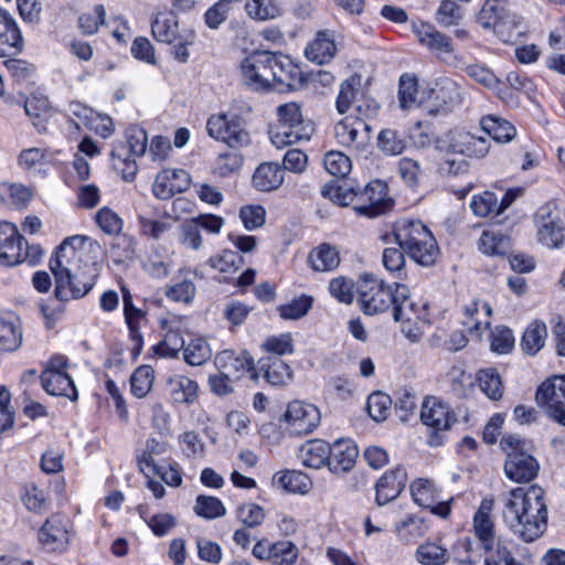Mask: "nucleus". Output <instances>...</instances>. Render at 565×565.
<instances>
[{"label":"nucleus","instance_id":"63","mask_svg":"<svg viewBox=\"0 0 565 565\" xmlns=\"http://www.w3.org/2000/svg\"><path fill=\"white\" fill-rule=\"evenodd\" d=\"M298 558V547L290 541L273 544L271 565H294Z\"/></svg>","mask_w":565,"mask_h":565},{"label":"nucleus","instance_id":"32","mask_svg":"<svg viewBox=\"0 0 565 565\" xmlns=\"http://www.w3.org/2000/svg\"><path fill=\"white\" fill-rule=\"evenodd\" d=\"M43 388L51 395L64 396L71 401L77 399V391L67 373L43 371L41 375Z\"/></svg>","mask_w":565,"mask_h":565},{"label":"nucleus","instance_id":"33","mask_svg":"<svg viewBox=\"0 0 565 565\" xmlns=\"http://www.w3.org/2000/svg\"><path fill=\"white\" fill-rule=\"evenodd\" d=\"M284 169L274 162L262 163L252 178L253 186L263 192L278 189L284 182Z\"/></svg>","mask_w":565,"mask_h":565},{"label":"nucleus","instance_id":"42","mask_svg":"<svg viewBox=\"0 0 565 565\" xmlns=\"http://www.w3.org/2000/svg\"><path fill=\"white\" fill-rule=\"evenodd\" d=\"M335 51L334 41L326 32H318L316 39L306 47L305 54L308 60L323 64L334 56Z\"/></svg>","mask_w":565,"mask_h":565},{"label":"nucleus","instance_id":"3","mask_svg":"<svg viewBox=\"0 0 565 565\" xmlns=\"http://www.w3.org/2000/svg\"><path fill=\"white\" fill-rule=\"evenodd\" d=\"M278 124L270 130L271 143L280 149L297 142L308 141L315 131L310 119H305L301 106L291 102L277 107Z\"/></svg>","mask_w":565,"mask_h":565},{"label":"nucleus","instance_id":"43","mask_svg":"<svg viewBox=\"0 0 565 565\" xmlns=\"http://www.w3.org/2000/svg\"><path fill=\"white\" fill-rule=\"evenodd\" d=\"M493 31L504 43L514 42L525 33L521 17L510 11L504 13Z\"/></svg>","mask_w":565,"mask_h":565},{"label":"nucleus","instance_id":"54","mask_svg":"<svg viewBox=\"0 0 565 565\" xmlns=\"http://www.w3.org/2000/svg\"><path fill=\"white\" fill-rule=\"evenodd\" d=\"M245 9L250 18L259 21L275 19L280 14L276 0H247Z\"/></svg>","mask_w":565,"mask_h":565},{"label":"nucleus","instance_id":"55","mask_svg":"<svg viewBox=\"0 0 565 565\" xmlns=\"http://www.w3.org/2000/svg\"><path fill=\"white\" fill-rule=\"evenodd\" d=\"M313 299L302 295L286 305L277 307L279 317L284 320H298L305 317L312 307Z\"/></svg>","mask_w":565,"mask_h":565},{"label":"nucleus","instance_id":"5","mask_svg":"<svg viewBox=\"0 0 565 565\" xmlns=\"http://www.w3.org/2000/svg\"><path fill=\"white\" fill-rule=\"evenodd\" d=\"M502 450L507 454L505 476L514 482H530L539 472L540 465L531 454V444L515 435L502 437Z\"/></svg>","mask_w":565,"mask_h":565},{"label":"nucleus","instance_id":"15","mask_svg":"<svg viewBox=\"0 0 565 565\" xmlns=\"http://www.w3.org/2000/svg\"><path fill=\"white\" fill-rule=\"evenodd\" d=\"M287 429L292 435H307L313 431L320 423V412L313 405L301 401L288 404L285 413Z\"/></svg>","mask_w":565,"mask_h":565},{"label":"nucleus","instance_id":"35","mask_svg":"<svg viewBox=\"0 0 565 565\" xmlns=\"http://www.w3.org/2000/svg\"><path fill=\"white\" fill-rule=\"evenodd\" d=\"M308 264L315 271H330L339 266L340 254L334 246L323 243L309 253Z\"/></svg>","mask_w":565,"mask_h":565},{"label":"nucleus","instance_id":"26","mask_svg":"<svg viewBox=\"0 0 565 565\" xmlns=\"http://www.w3.org/2000/svg\"><path fill=\"white\" fill-rule=\"evenodd\" d=\"M448 151L467 157L482 158L489 151V142L483 137H477L466 131H456L450 136Z\"/></svg>","mask_w":565,"mask_h":565},{"label":"nucleus","instance_id":"51","mask_svg":"<svg viewBox=\"0 0 565 565\" xmlns=\"http://www.w3.org/2000/svg\"><path fill=\"white\" fill-rule=\"evenodd\" d=\"M398 98L399 105L404 109L412 108L423 103V100L418 97V85L414 75L403 74L401 76Z\"/></svg>","mask_w":565,"mask_h":565},{"label":"nucleus","instance_id":"28","mask_svg":"<svg viewBox=\"0 0 565 565\" xmlns=\"http://www.w3.org/2000/svg\"><path fill=\"white\" fill-rule=\"evenodd\" d=\"M271 84L278 83L289 89L302 85L305 76L302 71L286 56L274 54Z\"/></svg>","mask_w":565,"mask_h":565},{"label":"nucleus","instance_id":"50","mask_svg":"<svg viewBox=\"0 0 565 565\" xmlns=\"http://www.w3.org/2000/svg\"><path fill=\"white\" fill-rule=\"evenodd\" d=\"M479 248L487 255H504L510 249V239L503 234L484 231L479 238Z\"/></svg>","mask_w":565,"mask_h":565},{"label":"nucleus","instance_id":"7","mask_svg":"<svg viewBox=\"0 0 565 565\" xmlns=\"http://www.w3.org/2000/svg\"><path fill=\"white\" fill-rule=\"evenodd\" d=\"M41 256L40 247L29 246L13 224L0 223V260L3 264L14 266L26 260L35 265Z\"/></svg>","mask_w":565,"mask_h":565},{"label":"nucleus","instance_id":"53","mask_svg":"<svg viewBox=\"0 0 565 565\" xmlns=\"http://www.w3.org/2000/svg\"><path fill=\"white\" fill-rule=\"evenodd\" d=\"M154 380L153 369L149 365H141L130 376L131 393L138 397H145L151 390Z\"/></svg>","mask_w":565,"mask_h":565},{"label":"nucleus","instance_id":"8","mask_svg":"<svg viewBox=\"0 0 565 565\" xmlns=\"http://www.w3.org/2000/svg\"><path fill=\"white\" fill-rule=\"evenodd\" d=\"M537 239L550 248H561L565 244V211L554 204H546L535 214Z\"/></svg>","mask_w":565,"mask_h":565},{"label":"nucleus","instance_id":"10","mask_svg":"<svg viewBox=\"0 0 565 565\" xmlns=\"http://www.w3.org/2000/svg\"><path fill=\"white\" fill-rule=\"evenodd\" d=\"M274 53L258 51L249 54L241 63L242 81L254 90L271 87Z\"/></svg>","mask_w":565,"mask_h":565},{"label":"nucleus","instance_id":"9","mask_svg":"<svg viewBox=\"0 0 565 565\" xmlns=\"http://www.w3.org/2000/svg\"><path fill=\"white\" fill-rule=\"evenodd\" d=\"M535 401L548 418L565 426V375L544 381L536 390Z\"/></svg>","mask_w":565,"mask_h":565},{"label":"nucleus","instance_id":"62","mask_svg":"<svg viewBox=\"0 0 565 565\" xmlns=\"http://www.w3.org/2000/svg\"><path fill=\"white\" fill-rule=\"evenodd\" d=\"M196 292L195 285L190 279L183 278L167 287L164 295L172 301L189 303Z\"/></svg>","mask_w":565,"mask_h":565},{"label":"nucleus","instance_id":"44","mask_svg":"<svg viewBox=\"0 0 565 565\" xmlns=\"http://www.w3.org/2000/svg\"><path fill=\"white\" fill-rule=\"evenodd\" d=\"M22 107L33 120L34 127L39 130L44 129V120L51 116V105L47 97L33 95L31 98L23 100Z\"/></svg>","mask_w":565,"mask_h":565},{"label":"nucleus","instance_id":"37","mask_svg":"<svg viewBox=\"0 0 565 565\" xmlns=\"http://www.w3.org/2000/svg\"><path fill=\"white\" fill-rule=\"evenodd\" d=\"M171 399L177 404H192L198 398L199 385L195 381L175 375L168 380Z\"/></svg>","mask_w":565,"mask_h":565},{"label":"nucleus","instance_id":"20","mask_svg":"<svg viewBox=\"0 0 565 565\" xmlns=\"http://www.w3.org/2000/svg\"><path fill=\"white\" fill-rule=\"evenodd\" d=\"M190 185V175L183 169H166L154 179L152 193L159 200H169L175 193L185 191Z\"/></svg>","mask_w":565,"mask_h":565},{"label":"nucleus","instance_id":"4","mask_svg":"<svg viewBox=\"0 0 565 565\" xmlns=\"http://www.w3.org/2000/svg\"><path fill=\"white\" fill-rule=\"evenodd\" d=\"M100 246L97 242L83 236L74 235L65 238L57 247L55 255L50 259V269L53 275H71L82 273L90 263L83 259L86 253H97ZM66 278L63 276L61 279Z\"/></svg>","mask_w":565,"mask_h":565},{"label":"nucleus","instance_id":"17","mask_svg":"<svg viewBox=\"0 0 565 565\" xmlns=\"http://www.w3.org/2000/svg\"><path fill=\"white\" fill-rule=\"evenodd\" d=\"M214 363L218 371L225 372L235 381L239 380L245 373H249L253 380L259 376L254 360L247 351L224 350L216 354Z\"/></svg>","mask_w":565,"mask_h":565},{"label":"nucleus","instance_id":"61","mask_svg":"<svg viewBox=\"0 0 565 565\" xmlns=\"http://www.w3.org/2000/svg\"><path fill=\"white\" fill-rule=\"evenodd\" d=\"M260 348L275 355H285L294 353V339L290 333H280L278 335H270L265 339Z\"/></svg>","mask_w":565,"mask_h":565},{"label":"nucleus","instance_id":"29","mask_svg":"<svg viewBox=\"0 0 565 565\" xmlns=\"http://www.w3.org/2000/svg\"><path fill=\"white\" fill-rule=\"evenodd\" d=\"M393 318L395 321L419 320L422 309L411 297L406 285L395 282V294L392 299Z\"/></svg>","mask_w":565,"mask_h":565},{"label":"nucleus","instance_id":"1","mask_svg":"<svg viewBox=\"0 0 565 565\" xmlns=\"http://www.w3.org/2000/svg\"><path fill=\"white\" fill-rule=\"evenodd\" d=\"M504 524L524 542L539 539L547 526L544 490L539 486L518 487L502 498Z\"/></svg>","mask_w":565,"mask_h":565},{"label":"nucleus","instance_id":"46","mask_svg":"<svg viewBox=\"0 0 565 565\" xmlns=\"http://www.w3.org/2000/svg\"><path fill=\"white\" fill-rule=\"evenodd\" d=\"M480 390L491 401H499L503 395V384L495 369L480 370L477 375Z\"/></svg>","mask_w":565,"mask_h":565},{"label":"nucleus","instance_id":"40","mask_svg":"<svg viewBox=\"0 0 565 565\" xmlns=\"http://www.w3.org/2000/svg\"><path fill=\"white\" fill-rule=\"evenodd\" d=\"M163 327L167 331L163 340L157 345L156 352L162 356L175 358L185 347L180 323L168 321Z\"/></svg>","mask_w":565,"mask_h":565},{"label":"nucleus","instance_id":"2","mask_svg":"<svg viewBox=\"0 0 565 565\" xmlns=\"http://www.w3.org/2000/svg\"><path fill=\"white\" fill-rule=\"evenodd\" d=\"M394 237L415 263L424 267L435 264L439 248L430 231L420 221L399 220L394 227Z\"/></svg>","mask_w":565,"mask_h":565},{"label":"nucleus","instance_id":"22","mask_svg":"<svg viewBox=\"0 0 565 565\" xmlns=\"http://www.w3.org/2000/svg\"><path fill=\"white\" fill-rule=\"evenodd\" d=\"M22 46L23 38L15 20L0 7V57L17 55Z\"/></svg>","mask_w":565,"mask_h":565},{"label":"nucleus","instance_id":"48","mask_svg":"<svg viewBox=\"0 0 565 565\" xmlns=\"http://www.w3.org/2000/svg\"><path fill=\"white\" fill-rule=\"evenodd\" d=\"M212 356V350L203 338H194L183 349L184 361L192 366L203 365Z\"/></svg>","mask_w":565,"mask_h":565},{"label":"nucleus","instance_id":"34","mask_svg":"<svg viewBox=\"0 0 565 565\" xmlns=\"http://www.w3.org/2000/svg\"><path fill=\"white\" fill-rule=\"evenodd\" d=\"M23 342L21 321L14 315L0 318V350L17 351Z\"/></svg>","mask_w":565,"mask_h":565},{"label":"nucleus","instance_id":"23","mask_svg":"<svg viewBox=\"0 0 565 565\" xmlns=\"http://www.w3.org/2000/svg\"><path fill=\"white\" fill-rule=\"evenodd\" d=\"M54 154L47 148L32 147L23 149L18 156V166L32 177H44Z\"/></svg>","mask_w":565,"mask_h":565},{"label":"nucleus","instance_id":"27","mask_svg":"<svg viewBox=\"0 0 565 565\" xmlns=\"http://www.w3.org/2000/svg\"><path fill=\"white\" fill-rule=\"evenodd\" d=\"M359 456L358 447L350 439H339L330 445L329 469L333 473L350 471Z\"/></svg>","mask_w":565,"mask_h":565},{"label":"nucleus","instance_id":"24","mask_svg":"<svg viewBox=\"0 0 565 565\" xmlns=\"http://www.w3.org/2000/svg\"><path fill=\"white\" fill-rule=\"evenodd\" d=\"M493 505V499H483L473 518L475 534L486 552L492 551L494 544V524L490 518Z\"/></svg>","mask_w":565,"mask_h":565},{"label":"nucleus","instance_id":"16","mask_svg":"<svg viewBox=\"0 0 565 565\" xmlns=\"http://www.w3.org/2000/svg\"><path fill=\"white\" fill-rule=\"evenodd\" d=\"M387 199L386 185L381 181L370 182L363 191L355 194L354 210L369 217L383 214L391 206Z\"/></svg>","mask_w":565,"mask_h":565},{"label":"nucleus","instance_id":"13","mask_svg":"<svg viewBox=\"0 0 565 565\" xmlns=\"http://www.w3.org/2000/svg\"><path fill=\"white\" fill-rule=\"evenodd\" d=\"M207 134L227 143L231 148H239L250 142L248 131L237 117H228L225 114L214 115L206 122Z\"/></svg>","mask_w":565,"mask_h":565},{"label":"nucleus","instance_id":"21","mask_svg":"<svg viewBox=\"0 0 565 565\" xmlns=\"http://www.w3.org/2000/svg\"><path fill=\"white\" fill-rule=\"evenodd\" d=\"M407 482V472L403 466L385 472L375 484V501L385 505L394 501L404 490Z\"/></svg>","mask_w":565,"mask_h":565},{"label":"nucleus","instance_id":"18","mask_svg":"<svg viewBox=\"0 0 565 565\" xmlns=\"http://www.w3.org/2000/svg\"><path fill=\"white\" fill-rule=\"evenodd\" d=\"M68 532V518L62 514H53L40 529L39 540L50 551H63L70 542Z\"/></svg>","mask_w":565,"mask_h":565},{"label":"nucleus","instance_id":"36","mask_svg":"<svg viewBox=\"0 0 565 565\" xmlns=\"http://www.w3.org/2000/svg\"><path fill=\"white\" fill-rule=\"evenodd\" d=\"M273 483L292 493H308L312 487L310 478L299 470H284L274 475Z\"/></svg>","mask_w":565,"mask_h":565},{"label":"nucleus","instance_id":"45","mask_svg":"<svg viewBox=\"0 0 565 565\" xmlns=\"http://www.w3.org/2000/svg\"><path fill=\"white\" fill-rule=\"evenodd\" d=\"M409 490L414 502L422 508L430 507L439 498V489L429 479H416Z\"/></svg>","mask_w":565,"mask_h":565},{"label":"nucleus","instance_id":"64","mask_svg":"<svg viewBox=\"0 0 565 565\" xmlns=\"http://www.w3.org/2000/svg\"><path fill=\"white\" fill-rule=\"evenodd\" d=\"M96 223L99 228L108 235H119L124 222L121 217L109 207H102L96 213Z\"/></svg>","mask_w":565,"mask_h":565},{"label":"nucleus","instance_id":"30","mask_svg":"<svg viewBox=\"0 0 565 565\" xmlns=\"http://www.w3.org/2000/svg\"><path fill=\"white\" fill-rule=\"evenodd\" d=\"M298 458L308 468L329 467L330 444L321 439L308 440L299 447Z\"/></svg>","mask_w":565,"mask_h":565},{"label":"nucleus","instance_id":"47","mask_svg":"<svg viewBox=\"0 0 565 565\" xmlns=\"http://www.w3.org/2000/svg\"><path fill=\"white\" fill-rule=\"evenodd\" d=\"M431 97L439 102V106L456 105L462 100V89L454 81L444 78L430 90Z\"/></svg>","mask_w":565,"mask_h":565},{"label":"nucleus","instance_id":"52","mask_svg":"<svg viewBox=\"0 0 565 565\" xmlns=\"http://www.w3.org/2000/svg\"><path fill=\"white\" fill-rule=\"evenodd\" d=\"M396 532L401 540L405 542H413L423 537L428 526L422 518L409 515L396 524Z\"/></svg>","mask_w":565,"mask_h":565},{"label":"nucleus","instance_id":"11","mask_svg":"<svg viewBox=\"0 0 565 565\" xmlns=\"http://www.w3.org/2000/svg\"><path fill=\"white\" fill-rule=\"evenodd\" d=\"M98 275L99 265L96 260L90 262V265L82 273L66 275L64 279L60 280L64 275H54L55 297L60 301H68L86 296L94 287Z\"/></svg>","mask_w":565,"mask_h":565},{"label":"nucleus","instance_id":"6","mask_svg":"<svg viewBox=\"0 0 565 565\" xmlns=\"http://www.w3.org/2000/svg\"><path fill=\"white\" fill-rule=\"evenodd\" d=\"M128 148L124 143H117L111 150L114 169L121 174L125 181H132L137 173V163L132 157H141L147 150L148 135L139 126H130L126 130Z\"/></svg>","mask_w":565,"mask_h":565},{"label":"nucleus","instance_id":"31","mask_svg":"<svg viewBox=\"0 0 565 565\" xmlns=\"http://www.w3.org/2000/svg\"><path fill=\"white\" fill-rule=\"evenodd\" d=\"M258 370L270 385L281 386L291 381L290 366L278 356L262 358L258 361Z\"/></svg>","mask_w":565,"mask_h":565},{"label":"nucleus","instance_id":"58","mask_svg":"<svg viewBox=\"0 0 565 565\" xmlns=\"http://www.w3.org/2000/svg\"><path fill=\"white\" fill-rule=\"evenodd\" d=\"M416 557L423 565H443L448 559V553L436 543H425L418 546Z\"/></svg>","mask_w":565,"mask_h":565},{"label":"nucleus","instance_id":"56","mask_svg":"<svg viewBox=\"0 0 565 565\" xmlns=\"http://www.w3.org/2000/svg\"><path fill=\"white\" fill-rule=\"evenodd\" d=\"M366 406L369 415L375 422H383L391 414L392 398L385 393L374 392L369 396Z\"/></svg>","mask_w":565,"mask_h":565},{"label":"nucleus","instance_id":"14","mask_svg":"<svg viewBox=\"0 0 565 565\" xmlns=\"http://www.w3.org/2000/svg\"><path fill=\"white\" fill-rule=\"evenodd\" d=\"M371 126L360 117H345L334 126L338 142L356 151H363L371 140Z\"/></svg>","mask_w":565,"mask_h":565},{"label":"nucleus","instance_id":"41","mask_svg":"<svg viewBox=\"0 0 565 565\" xmlns=\"http://www.w3.org/2000/svg\"><path fill=\"white\" fill-rule=\"evenodd\" d=\"M361 94V77L352 75L340 84V89L335 98V109L339 114H347L358 100Z\"/></svg>","mask_w":565,"mask_h":565},{"label":"nucleus","instance_id":"39","mask_svg":"<svg viewBox=\"0 0 565 565\" xmlns=\"http://www.w3.org/2000/svg\"><path fill=\"white\" fill-rule=\"evenodd\" d=\"M481 128L497 142H509L516 136L515 127L504 118L488 115L481 118Z\"/></svg>","mask_w":565,"mask_h":565},{"label":"nucleus","instance_id":"38","mask_svg":"<svg viewBox=\"0 0 565 565\" xmlns=\"http://www.w3.org/2000/svg\"><path fill=\"white\" fill-rule=\"evenodd\" d=\"M178 26L172 12L158 13L151 23L152 35L162 43H174L179 39Z\"/></svg>","mask_w":565,"mask_h":565},{"label":"nucleus","instance_id":"49","mask_svg":"<svg viewBox=\"0 0 565 565\" xmlns=\"http://www.w3.org/2000/svg\"><path fill=\"white\" fill-rule=\"evenodd\" d=\"M546 335L545 324L535 321L525 329L521 345L527 354L534 355L543 348Z\"/></svg>","mask_w":565,"mask_h":565},{"label":"nucleus","instance_id":"19","mask_svg":"<svg viewBox=\"0 0 565 565\" xmlns=\"http://www.w3.org/2000/svg\"><path fill=\"white\" fill-rule=\"evenodd\" d=\"M420 419L424 425L439 431L449 429L456 416L448 404L435 396H427L422 404Z\"/></svg>","mask_w":565,"mask_h":565},{"label":"nucleus","instance_id":"12","mask_svg":"<svg viewBox=\"0 0 565 565\" xmlns=\"http://www.w3.org/2000/svg\"><path fill=\"white\" fill-rule=\"evenodd\" d=\"M359 301L365 315H376L391 308L395 284L386 285L372 276L364 277L359 288Z\"/></svg>","mask_w":565,"mask_h":565},{"label":"nucleus","instance_id":"57","mask_svg":"<svg viewBox=\"0 0 565 565\" xmlns=\"http://www.w3.org/2000/svg\"><path fill=\"white\" fill-rule=\"evenodd\" d=\"M507 10L500 0H487L478 13L477 21L484 29L492 28L501 20Z\"/></svg>","mask_w":565,"mask_h":565},{"label":"nucleus","instance_id":"25","mask_svg":"<svg viewBox=\"0 0 565 565\" xmlns=\"http://www.w3.org/2000/svg\"><path fill=\"white\" fill-rule=\"evenodd\" d=\"M414 32L418 41L438 57L452 53L454 45L451 39L431 24L420 23L414 25Z\"/></svg>","mask_w":565,"mask_h":565},{"label":"nucleus","instance_id":"60","mask_svg":"<svg viewBox=\"0 0 565 565\" xmlns=\"http://www.w3.org/2000/svg\"><path fill=\"white\" fill-rule=\"evenodd\" d=\"M323 164L330 174L340 178L349 174L352 169L350 158L341 151H329L326 153Z\"/></svg>","mask_w":565,"mask_h":565},{"label":"nucleus","instance_id":"59","mask_svg":"<svg viewBox=\"0 0 565 565\" xmlns=\"http://www.w3.org/2000/svg\"><path fill=\"white\" fill-rule=\"evenodd\" d=\"M194 512L204 519H215L225 515L226 509L222 501L215 497L199 495L195 501Z\"/></svg>","mask_w":565,"mask_h":565}]
</instances>
